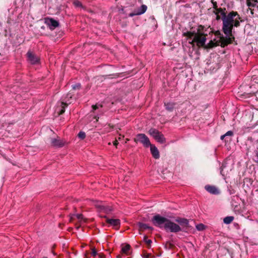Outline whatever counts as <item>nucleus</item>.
Segmentation results:
<instances>
[{"label": "nucleus", "mask_w": 258, "mask_h": 258, "mask_svg": "<svg viewBox=\"0 0 258 258\" xmlns=\"http://www.w3.org/2000/svg\"><path fill=\"white\" fill-rule=\"evenodd\" d=\"M175 222L179 224V226L181 228L180 231L186 232L189 227V221L187 219L184 218H178L175 219Z\"/></svg>", "instance_id": "7"}, {"label": "nucleus", "mask_w": 258, "mask_h": 258, "mask_svg": "<svg viewBox=\"0 0 258 258\" xmlns=\"http://www.w3.org/2000/svg\"><path fill=\"white\" fill-rule=\"evenodd\" d=\"M137 225L139 227L140 230H145L146 229H149L150 230H153V228L152 227L148 226L147 224L143 223L142 222H138Z\"/></svg>", "instance_id": "18"}, {"label": "nucleus", "mask_w": 258, "mask_h": 258, "mask_svg": "<svg viewBox=\"0 0 258 258\" xmlns=\"http://www.w3.org/2000/svg\"><path fill=\"white\" fill-rule=\"evenodd\" d=\"M94 118H96V120H97V116H95L94 117Z\"/></svg>", "instance_id": "42"}, {"label": "nucleus", "mask_w": 258, "mask_h": 258, "mask_svg": "<svg viewBox=\"0 0 258 258\" xmlns=\"http://www.w3.org/2000/svg\"><path fill=\"white\" fill-rule=\"evenodd\" d=\"M196 228L199 231H203L205 229V226L203 224H199L196 225Z\"/></svg>", "instance_id": "25"}, {"label": "nucleus", "mask_w": 258, "mask_h": 258, "mask_svg": "<svg viewBox=\"0 0 258 258\" xmlns=\"http://www.w3.org/2000/svg\"><path fill=\"white\" fill-rule=\"evenodd\" d=\"M225 135L226 137V139H227L228 136L232 137L233 135V132L231 131H229L225 134ZM226 141H228V140L225 139V142Z\"/></svg>", "instance_id": "27"}, {"label": "nucleus", "mask_w": 258, "mask_h": 258, "mask_svg": "<svg viewBox=\"0 0 258 258\" xmlns=\"http://www.w3.org/2000/svg\"><path fill=\"white\" fill-rule=\"evenodd\" d=\"M2 25V23L0 22V26H1Z\"/></svg>", "instance_id": "46"}, {"label": "nucleus", "mask_w": 258, "mask_h": 258, "mask_svg": "<svg viewBox=\"0 0 258 258\" xmlns=\"http://www.w3.org/2000/svg\"><path fill=\"white\" fill-rule=\"evenodd\" d=\"M131 248L130 245L127 244L124 246L122 247L121 248V251L122 253L126 254V255H128V250Z\"/></svg>", "instance_id": "21"}, {"label": "nucleus", "mask_w": 258, "mask_h": 258, "mask_svg": "<svg viewBox=\"0 0 258 258\" xmlns=\"http://www.w3.org/2000/svg\"><path fill=\"white\" fill-rule=\"evenodd\" d=\"M78 137L81 139H84L86 137V134L83 132H80L78 135Z\"/></svg>", "instance_id": "26"}, {"label": "nucleus", "mask_w": 258, "mask_h": 258, "mask_svg": "<svg viewBox=\"0 0 258 258\" xmlns=\"http://www.w3.org/2000/svg\"><path fill=\"white\" fill-rule=\"evenodd\" d=\"M94 205L99 212H103L106 214H109L112 210L111 207L105 205L102 201L96 202Z\"/></svg>", "instance_id": "8"}, {"label": "nucleus", "mask_w": 258, "mask_h": 258, "mask_svg": "<svg viewBox=\"0 0 258 258\" xmlns=\"http://www.w3.org/2000/svg\"><path fill=\"white\" fill-rule=\"evenodd\" d=\"M169 245H170V248L172 247L173 246V245L172 243H169Z\"/></svg>", "instance_id": "39"}, {"label": "nucleus", "mask_w": 258, "mask_h": 258, "mask_svg": "<svg viewBox=\"0 0 258 258\" xmlns=\"http://www.w3.org/2000/svg\"><path fill=\"white\" fill-rule=\"evenodd\" d=\"M176 103L172 102H164L165 109L169 112H172L175 108Z\"/></svg>", "instance_id": "16"}, {"label": "nucleus", "mask_w": 258, "mask_h": 258, "mask_svg": "<svg viewBox=\"0 0 258 258\" xmlns=\"http://www.w3.org/2000/svg\"><path fill=\"white\" fill-rule=\"evenodd\" d=\"M205 189L209 193L213 195H218L220 193L219 189L215 186L207 185L205 186Z\"/></svg>", "instance_id": "14"}, {"label": "nucleus", "mask_w": 258, "mask_h": 258, "mask_svg": "<svg viewBox=\"0 0 258 258\" xmlns=\"http://www.w3.org/2000/svg\"><path fill=\"white\" fill-rule=\"evenodd\" d=\"M134 141L137 143L140 142L146 148H148L151 145L149 138L144 134H137L136 138H134Z\"/></svg>", "instance_id": "6"}, {"label": "nucleus", "mask_w": 258, "mask_h": 258, "mask_svg": "<svg viewBox=\"0 0 258 258\" xmlns=\"http://www.w3.org/2000/svg\"><path fill=\"white\" fill-rule=\"evenodd\" d=\"M148 132L149 134L154 138L160 132L155 128H151L149 130Z\"/></svg>", "instance_id": "20"}, {"label": "nucleus", "mask_w": 258, "mask_h": 258, "mask_svg": "<svg viewBox=\"0 0 258 258\" xmlns=\"http://www.w3.org/2000/svg\"><path fill=\"white\" fill-rule=\"evenodd\" d=\"M149 147H150L151 153L153 157L156 159H159L160 157V154L157 147L155 145L151 144Z\"/></svg>", "instance_id": "15"}, {"label": "nucleus", "mask_w": 258, "mask_h": 258, "mask_svg": "<svg viewBox=\"0 0 258 258\" xmlns=\"http://www.w3.org/2000/svg\"><path fill=\"white\" fill-rule=\"evenodd\" d=\"M99 258H105V255L103 253L98 254Z\"/></svg>", "instance_id": "34"}, {"label": "nucleus", "mask_w": 258, "mask_h": 258, "mask_svg": "<svg viewBox=\"0 0 258 258\" xmlns=\"http://www.w3.org/2000/svg\"><path fill=\"white\" fill-rule=\"evenodd\" d=\"M216 38L211 40L208 43L209 48H213L216 46L225 47L229 44L232 43L234 40V37L232 33H214Z\"/></svg>", "instance_id": "3"}, {"label": "nucleus", "mask_w": 258, "mask_h": 258, "mask_svg": "<svg viewBox=\"0 0 258 258\" xmlns=\"http://www.w3.org/2000/svg\"><path fill=\"white\" fill-rule=\"evenodd\" d=\"M154 139L159 143L163 144L166 142V139L164 138L163 135L161 133H159L155 137Z\"/></svg>", "instance_id": "19"}, {"label": "nucleus", "mask_w": 258, "mask_h": 258, "mask_svg": "<svg viewBox=\"0 0 258 258\" xmlns=\"http://www.w3.org/2000/svg\"><path fill=\"white\" fill-rule=\"evenodd\" d=\"M43 258H47V257H43Z\"/></svg>", "instance_id": "47"}, {"label": "nucleus", "mask_w": 258, "mask_h": 258, "mask_svg": "<svg viewBox=\"0 0 258 258\" xmlns=\"http://www.w3.org/2000/svg\"><path fill=\"white\" fill-rule=\"evenodd\" d=\"M145 258H148V256H147V255H145V256H144Z\"/></svg>", "instance_id": "43"}, {"label": "nucleus", "mask_w": 258, "mask_h": 258, "mask_svg": "<svg viewBox=\"0 0 258 258\" xmlns=\"http://www.w3.org/2000/svg\"><path fill=\"white\" fill-rule=\"evenodd\" d=\"M233 220L234 217L233 216H227L225 218H224L223 221L224 223L228 224L231 223Z\"/></svg>", "instance_id": "23"}, {"label": "nucleus", "mask_w": 258, "mask_h": 258, "mask_svg": "<svg viewBox=\"0 0 258 258\" xmlns=\"http://www.w3.org/2000/svg\"><path fill=\"white\" fill-rule=\"evenodd\" d=\"M183 35L189 37L191 40L189 43H196L199 46H203L205 44L206 37L205 33H183Z\"/></svg>", "instance_id": "4"}, {"label": "nucleus", "mask_w": 258, "mask_h": 258, "mask_svg": "<svg viewBox=\"0 0 258 258\" xmlns=\"http://www.w3.org/2000/svg\"><path fill=\"white\" fill-rule=\"evenodd\" d=\"M257 2H256V5L258 4V0H256Z\"/></svg>", "instance_id": "45"}, {"label": "nucleus", "mask_w": 258, "mask_h": 258, "mask_svg": "<svg viewBox=\"0 0 258 258\" xmlns=\"http://www.w3.org/2000/svg\"><path fill=\"white\" fill-rule=\"evenodd\" d=\"M97 254V251L95 249V248H92V255L93 256H95Z\"/></svg>", "instance_id": "31"}, {"label": "nucleus", "mask_w": 258, "mask_h": 258, "mask_svg": "<svg viewBox=\"0 0 258 258\" xmlns=\"http://www.w3.org/2000/svg\"><path fill=\"white\" fill-rule=\"evenodd\" d=\"M117 258H121V255H118L117 256Z\"/></svg>", "instance_id": "40"}, {"label": "nucleus", "mask_w": 258, "mask_h": 258, "mask_svg": "<svg viewBox=\"0 0 258 258\" xmlns=\"http://www.w3.org/2000/svg\"><path fill=\"white\" fill-rule=\"evenodd\" d=\"M74 4L77 7H81L82 6V3L79 1H75Z\"/></svg>", "instance_id": "29"}, {"label": "nucleus", "mask_w": 258, "mask_h": 258, "mask_svg": "<svg viewBox=\"0 0 258 258\" xmlns=\"http://www.w3.org/2000/svg\"><path fill=\"white\" fill-rule=\"evenodd\" d=\"M48 36L54 42H56L59 40V39H60L62 37V34L61 33H49V35H48Z\"/></svg>", "instance_id": "17"}, {"label": "nucleus", "mask_w": 258, "mask_h": 258, "mask_svg": "<svg viewBox=\"0 0 258 258\" xmlns=\"http://www.w3.org/2000/svg\"><path fill=\"white\" fill-rule=\"evenodd\" d=\"M72 96L73 95L71 93H69L67 94L65 98L63 99V101L60 103V106L59 107H57V108L59 115L62 114L64 112L65 108L68 106V104L71 103L70 101V99L72 98Z\"/></svg>", "instance_id": "5"}, {"label": "nucleus", "mask_w": 258, "mask_h": 258, "mask_svg": "<svg viewBox=\"0 0 258 258\" xmlns=\"http://www.w3.org/2000/svg\"><path fill=\"white\" fill-rule=\"evenodd\" d=\"M145 258H148V256H147V255H145V256H144Z\"/></svg>", "instance_id": "44"}, {"label": "nucleus", "mask_w": 258, "mask_h": 258, "mask_svg": "<svg viewBox=\"0 0 258 258\" xmlns=\"http://www.w3.org/2000/svg\"><path fill=\"white\" fill-rule=\"evenodd\" d=\"M144 241L147 244V246H148V248L151 246V244L152 243V241L150 239H148L147 236H144Z\"/></svg>", "instance_id": "24"}, {"label": "nucleus", "mask_w": 258, "mask_h": 258, "mask_svg": "<svg viewBox=\"0 0 258 258\" xmlns=\"http://www.w3.org/2000/svg\"><path fill=\"white\" fill-rule=\"evenodd\" d=\"M214 8L216 10V12H217V10L220 9L217 8V4L216 2L214 3Z\"/></svg>", "instance_id": "35"}, {"label": "nucleus", "mask_w": 258, "mask_h": 258, "mask_svg": "<svg viewBox=\"0 0 258 258\" xmlns=\"http://www.w3.org/2000/svg\"><path fill=\"white\" fill-rule=\"evenodd\" d=\"M147 7L145 5H142L138 10H136L134 12L129 14L128 16L132 17L137 15H140L146 11Z\"/></svg>", "instance_id": "11"}, {"label": "nucleus", "mask_w": 258, "mask_h": 258, "mask_svg": "<svg viewBox=\"0 0 258 258\" xmlns=\"http://www.w3.org/2000/svg\"><path fill=\"white\" fill-rule=\"evenodd\" d=\"M80 88H81V84L79 83L76 84L73 86V89L74 90H77V89L79 90L80 89Z\"/></svg>", "instance_id": "28"}, {"label": "nucleus", "mask_w": 258, "mask_h": 258, "mask_svg": "<svg viewBox=\"0 0 258 258\" xmlns=\"http://www.w3.org/2000/svg\"><path fill=\"white\" fill-rule=\"evenodd\" d=\"M118 143L117 141H115L114 142H113V145L115 146H117V145H118Z\"/></svg>", "instance_id": "36"}, {"label": "nucleus", "mask_w": 258, "mask_h": 258, "mask_svg": "<svg viewBox=\"0 0 258 258\" xmlns=\"http://www.w3.org/2000/svg\"><path fill=\"white\" fill-rule=\"evenodd\" d=\"M210 32H216V33H218V32H220V31H211Z\"/></svg>", "instance_id": "38"}, {"label": "nucleus", "mask_w": 258, "mask_h": 258, "mask_svg": "<svg viewBox=\"0 0 258 258\" xmlns=\"http://www.w3.org/2000/svg\"><path fill=\"white\" fill-rule=\"evenodd\" d=\"M217 12H218V11L215 12V15H216V19L218 21V20L221 19V17H220V16L219 15V14H220V13H217Z\"/></svg>", "instance_id": "32"}, {"label": "nucleus", "mask_w": 258, "mask_h": 258, "mask_svg": "<svg viewBox=\"0 0 258 258\" xmlns=\"http://www.w3.org/2000/svg\"><path fill=\"white\" fill-rule=\"evenodd\" d=\"M50 144L52 146L61 148L64 145V142L59 139L57 138H51L50 139Z\"/></svg>", "instance_id": "12"}, {"label": "nucleus", "mask_w": 258, "mask_h": 258, "mask_svg": "<svg viewBox=\"0 0 258 258\" xmlns=\"http://www.w3.org/2000/svg\"><path fill=\"white\" fill-rule=\"evenodd\" d=\"M256 0H246L247 5L249 7L256 6Z\"/></svg>", "instance_id": "22"}, {"label": "nucleus", "mask_w": 258, "mask_h": 258, "mask_svg": "<svg viewBox=\"0 0 258 258\" xmlns=\"http://www.w3.org/2000/svg\"><path fill=\"white\" fill-rule=\"evenodd\" d=\"M28 60L32 64H36L39 62V58L35 54H33L30 51L27 53Z\"/></svg>", "instance_id": "13"}, {"label": "nucleus", "mask_w": 258, "mask_h": 258, "mask_svg": "<svg viewBox=\"0 0 258 258\" xmlns=\"http://www.w3.org/2000/svg\"><path fill=\"white\" fill-rule=\"evenodd\" d=\"M45 22L51 30H54L59 25V22L52 18H47L45 19Z\"/></svg>", "instance_id": "9"}, {"label": "nucleus", "mask_w": 258, "mask_h": 258, "mask_svg": "<svg viewBox=\"0 0 258 258\" xmlns=\"http://www.w3.org/2000/svg\"><path fill=\"white\" fill-rule=\"evenodd\" d=\"M76 216L79 220H81L83 219V215L82 214H77Z\"/></svg>", "instance_id": "33"}, {"label": "nucleus", "mask_w": 258, "mask_h": 258, "mask_svg": "<svg viewBox=\"0 0 258 258\" xmlns=\"http://www.w3.org/2000/svg\"><path fill=\"white\" fill-rule=\"evenodd\" d=\"M151 221L155 226L160 228H164L166 231L177 233L181 230V228L178 224L159 214L153 216Z\"/></svg>", "instance_id": "2"}, {"label": "nucleus", "mask_w": 258, "mask_h": 258, "mask_svg": "<svg viewBox=\"0 0 258 258\" xmlns=\"http://www.w3.org/2000/svg\"><path fill=\"white\" fill-rule=\"evenodd\" d=\"M186 32L188 33V32H191L190 31H186ZM192 32H195V31H193Z\"/></svg>", "instance_id": "41"}, {"label": "nucleus", "mask_w": 258, "mask_h": 258, "mask_svg": "<svg viewBox=\"0 0 258 258\" xmlns=\"http://www.w3.org/2000/svg\"><path fill=\"white\" fill-rule=\"evenodd\" d=\"M225 138H226V137L224 134L221 136L220 139H221V140H223Z\"/></svg>", "instance_id": "37"}, {"label": "nucleus", "mask_w": 258, "mask_h": 258, "mask_svg": "<svg viewBox=\"0 0 258 258\" xmlns=\"http://www.w3.org/2000/svg\"><path fill=\"white\" fill-rule=\"evenodd\" d=\"M101 217L106 218V222L109 225L113 226L117 229H118L120 225V221L118 219H109L107 218L106 216H101Z\"/></svg>", "instance_id": "10"}, {"label": "nucleus", "mask_w": 258, "mask_h": 258, "mask_svg": "<svg viewBox=\"0 0 258 258\" xmlns=\"http://www.w3.org/2000/svg\"><path fill=\"white\" fill-rule=\"evenodd\" d=\"M217 11V13H220L221 16L223 32H232L233 28L239 26L240 22L243 21L236 11H232L227 13L225 8H220Z\"/></svg>", "instance_id": "1"}, {"label": "nucleus", "mask_w": 258, "mask_h": 258, "mask_svg": "<svg viewBox=\"0 0 258 258\" xmlns=\"http://www.w3.org/2000/svg\"><path fill=\"white\" fill-rule=\"evenodd\" d=\"M99 107H102V105H98L97 104L96 105H92V109L93 110V111L95 110H97L98 109H99Z\"/></svg>", "instance_id": "30"}]
</instances>
